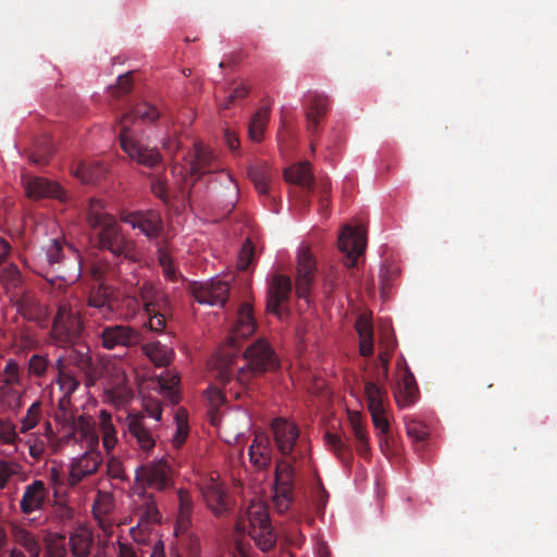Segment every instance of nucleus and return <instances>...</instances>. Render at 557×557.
I'll return each mask as SVG.
<instances>
[{
    "label": "nucleus",
    "mask_w": 557,
    "mask_h": 557,
    "mask_svg": "<svg viewBox=\"0 0 557 557\" xmlns=\"http://www.w3.org/2000/svg\"><path fill=\"white\" fill-rule=\"evenodd\" d=\"M158 109L149 103H138L131 112L120 121V139L122 149L128 157L146 166H153L160 161V153L153 148L145 147L135 137L132 126L137 122H153L159 117Z\"/></svg>",
    "instance_id": "f257e3e1"
},
{
    "label": "nucleus",
    "mask_w": 557,
    "mask_h": 557,
    "mask_svg": "<svg viewBox=\"0 0 557 557\" xmlns=\"http://www.w3.org/2000/svg\"><path fill=\"white\" fill-rule=\"evenodd\" d=\"M236 531L248 534L262 550H268L274 545L276 535L263 499L256 497L250 500L236 524Z\"/></svg>",
    "instance_id": "f03ea898"
},
{
    "label": "nucleus",
    "mask_w": 557,
    "mask_h": 557,
    "mask_svg": "<svg viewBox=\"0 0 557 557\" xmlns=\"http://www.w3.org/2000/svg\"><path fill=\"white\" fill-rule=\"evenodd\" d=\"M78 428L82 441L89 449L72 459L67 478L71 486L77 485L83 479L95 473L102 462V457L97 450L99 437L94 425L82 418L78 421Z\"/></svg>",
    "instance_id": "7ed1b4c3"
},
{
    "label": "nucleus",
    "mask_w": 557,
    "mask_h": 557,
    "mask_svg": "<svg viewBox=\"0 0 557 557\" xmlns=\"http://www.w3.org/2000/svg\"><path fill=\"white\" fill-rule=\"evenodd\" d=\"M244 359L247 364L239 368L235 377V384L244 389L251 379L260 373L274 370L277 364V358L265 339H258L251 344L244 352Z\"/></svg>",
    "instance_id": "20e7f679"
},
{
    "label": "nucleus",
    "mask_w": 557,
    "mask_h": 557,
    "mask_svg": "<svg viewBox=\"0 0 557 557\" xmlns=\"http://www.w3.org/2000/svg\"><path fill=\"white\" fill-rule=\"evenodd\" d=\"M214 154L201 143H196L194 151L184 159L180 165H174V175L182 176L184 185L182 186V195L185 196L190 189L198 176L213 170Z\"/></svg>",
    "instance_id": "39448f33"
},
{
    "label": "nucleus",
    "mask_w": 557,
    "mask_h": 557,
    "mask_svg": "<svg viewBox=\"0 0 557 557\" xmlns=\"http://www.w3.org/2000/svg\"><path fill=\"white\" fill-rule=\"evenodd\" d=\"M211 423L219 429L220 437L227 444H236L251 428L249 413L236 408L223 412L221 416L211 413Z\"/></svg>",
    "instance_id": "423d86ee"
},
{
    "label": "nucleus",
    "mask_w": 557,
    "mask_h": 557,
    "mask_svg": "<svg viewBox=\"0 0 557 557\" xmlns=\"http://www.w3.org/2000/svg\"><path fill=\"white\" fill-rule=\"evenodd\" d=\"M90 275L95 286L89 295L88 305L97 309L102 318L109 319L116 310V297L103 282L108 275L107 265L100 262L94 263Z\"/></svg>",
    "instance_id": "0eeeda50"
},
{
    "label": "nucleus",
    "mask_w": 557,
    "mask_h": 557,
    "mask_svg": "<svg viewBox=\"0 0 557 557\" xmlns=\"http://www.w3.org/2000/svg\"><path fill=\"white\" fill-rule=\"evenodd\" d=\"M131 497V519L136 522V525L131 528V532L133 537L136 539L138 530L147 529L149 525L160 522L161 513L153 495L145 490L135 487Z\"/></svg>",
    "instance_id": "6e6552de"
},
{
    "label": "nucleus",
    "mask_w": 557,
    "mask_h": 557,
    "mask_svg": "<svg viewBox=\"0 0 557 557\" xmlns=\"http://www.w3.org/2000/svg\"><path fill=\"white\" fill-rule=\"evenodd\" d=\"M140 302L148 317L147 326L153 332H161L165 326L168 299L152 284H145L140 293Z\"/></svg>",
    "instance_id": "1a4fd4ad"
},
{
    "label": "nucleus",
    "mask_w": 557,
    "mask_h": 557,
    "mask_svg": "<svg viewBox=\"0 0 557 557\" xmlns=\"http://www.w3.org/2000/svg\"><path fill=\"white\" fill-rule=\"evenodd\" d=\"M136 483L162 491L172 484V468L169 459L162 457L148 466H140L135 473Z\"/></svg>",
    "instance_id": "9d476101"
},
{
    "label": "nucleus",
    "mask_w": 557,
    "mask_h": 557,
    "mask_svg": "<svg viewBox=\"0 0 557 557\" xmlns=\"http://www.w3.org/2000/svg\"><path fill=\"white\" fill-rule=\"evenodd\" d=\"M293 478L294 471L290 461H277L272 498L276 510L280 512L286 511L293 503Z\"/></svg>",
    "instance_id": "9b49d317"
},
{
    "label": "nucleus",
    "mask_w": 557,
    "mask_h": 557,
    "mask_svg": "<svg viewBox=\"0 0 557 557\" xmlns=\"http://www.w3.org/2000/svg\"><path fill=\"white\" fill-rule=\"evenodd\" d=\"M190 292L201 305L222 307L226 302L230 285L224 278L215 276L205 282L193 283Z\"/></svg>",
    "instance_id": "f8f14e48"
},
{
    "label": "nucleus",
    "mask_w": 557,
    "mask_h": 557,
    "mask_svg": "<svg viewBox=\"0 0 557 557\" xmlns=\"http://www.w3.org/2000/svg\"><path fill=\"white\" fill-rule=\"evenodd\" d=\"M53 329L55 332L64 333L70 338L81 334L83 322L81 320L79 301L76 298L67 299L60 304L54 318Z\"/></svg>",
    "instance_id": "ddd939ff"
},
{
    "label": "nucleus",
    "mask_w": 557,
    "mask_h": 557,
    "mask_svg": "<svg viewBox=\"0 0 557 557\" xmlns=\"http://www.w3.org/2000/svg\"><path fill=\"white\" fill-rule=\"evenodd\" d=\"M367 245L366 232L361 226L345 225L338 235V249L345 255V265L354 267L357 259L364 252Z\"/></svg>",
    "instance_id": "4468645a"
},
{
    "label": "nucleus",
    "mask_w": 557,
    "mask_h": 557,
    "mask_svg": "<svg viewBox=\"0 0 557 557\" xmlns=\"http://www.w3.org/2000/svg\"><path fill=\"white\" fill-rule=\"evenodd\" d=\"M272 431L278 451L292 462L296 459L299 440V429L295 422L277 418L272 422Z\"/></svg>",
    "instance_id": "2eb2a0df"
},
{
    "label": "nucleus",
    "mask_w": 557,
    "mask_h": 557,
    "mask_svg": "<svg viewBox=\"0 0 557 557\" xmlns=\"http://www.w3.org/2000/svg\"><path fill=\"white\" fill-rule=\"evenodd\" d=\"M315 260L310 248L301 244L297 249L296 293L308 301L310 286L313 282Z\"/></svg>",
    "instance_id": "dca6fc26"
},
{
    "label": "nucleus",
    "mask_w": 557,
    "mask_h": 557,
    "mask_svg": "<svg viewBox=\"0 0 557 557\" xmlns=\"http://www.w3.org/2000/svg\"><path fill=\"white\" fill-rule=\"evenodd\" d=\"M102 385L104 393L117 405L126 401L131 396L125 372L119 364L106 367Z\"/></svg>",
    "instance_id": "f3484780"
},
{
    "label": "nucleus",
    "mask_w": 557,
    "mask_h": 557,
    "mask_svg": "<svg viewBox=\"0 0 557 557\" xmlns=\"http://www.w3.org/2000/svg\"><path fill=\"white\" fill-rule=\"evenodd\" d=\"M292 284L285 275H274L268 293L267 309L278 319L286 315L285 304L289 298Z\"/></svg>",
    "instance_id": "a211bd4d"
},
{
    "label": "nucleus",
    "mask_w": 557,
    "mask_h": 557,
    "mask_svg": "<svg viewBox=\"0 0 557 557\" xmlns=\"http://www.w3.org/2000/svg\"><path fill=\"white\" fill-rule=\"evenodd\" d=\"M99 240L101 247L110 250L114 256L132 257V243L121 234L114 219L100 226Z\"/></svg>",
    "instance_id": "6ab92c4d"
},
{
    "label": "nucleus",
    "mask_w": 557,
    "mask_h": 557,
    "mask_svg": "<svg viewBox=\"0 0 557 557\" xmlns=\"http://www.w3.org/2000/svg\"><path fill=\"white\" fill-rule=\"evenodd\" d=\"M201 491L207 506L214 515L220 516L227 510V497L218 474L207 476L201 483Z\"/></svg>",
    "instance_id": "aec40b11"
},
{
    "label": "nucleus",
    "mask_w": 557,
    "mask_h": 557,
    "mask_svg": "<svg viewBox=\"0 0 557 557\" xmlns=\"http://www.w3.org/2000/svg\"><path fill=\"white\" fill-rule=\"evenodd\" d=\"M122 221L149 238L157 236L161 227L160 215L154 211L127 213L122 216Z\"/></svg>",
    "instance_id": "412c9836"
},
{
    "label": "nucleus",
    "mask_w": 557,
    "mask_h": 557,
    "mask_svg": "<svg viewBox=\"0 0 557 557\" xmlns=\"http://www.w3.org/2000/svg\"><path fill=\"white\" fill-rule=\"evenodd\" d=\"M57 368V384L62 394L59 404L61 407H65L69 404L71 395L77 389L79 381L76 377L75 370L70 368V362L65 361L62 357L58 358Z\"/></svg>",
    "instance_id": "4be33fe9"
},
{
    "label": "nucleus",
    "mask_w": 557,
    "mask_h": 557,
    "mask_svg": "<svg viewBox=\"0 0 557 557\" xmlns=\"http://www.w3.org/2000/svg\"><path fill=\"white\" fill-rule=\"evenodd\" d=\"M256 331V321L252 314V308L249 304H243L238 310L237 319L233 325L228 344L235 346L237 341L247 338Z\"/></svg>",
    "instance_id": "5701e85b"
},
{
    "label": "nucleus",
    "mask_w": 557,
    "mask_h": 557,
    "mask_svg": "<svg viewBox=\"0 0 557 557\" xmlns=\"http://www.w3.org/2000/svg\"><path fill=\"white\" fill-rule=\"evenodd\" d=\"M48 496V488L46 484L36 480L33 483L28 484L23 493V496L20 502V508L23 513L28 515L34 511L40 510L44 507V504Z\"/></svg>",
    "instance_id": "b1692460"
},
{
    "label": "nucleus",
    "mask_w": 557,
    "mask_h": 557,
    "mask_svg": "<svg viewBox=\"0 0 557 557\" xmlns=\"http://www.w3.org/2000/svg\"><path fill=\"white\" fill-rule=\"evenodd\" d=\"M26 195L30 198L53 197L64 199L62 188L54 182L42 177H29L25 181Z\"/></svg>",
    "instance_id": "393cba45"
},
{
    "label": "nucleus",
    "mask_w": 557,
    "mask_h": 557,
    "mask_svg": "<svg viewBox=\"0 0 557 557\" xmlns=\"http://www.w3.org/2000/svg\"><path fill=\"white\" fill-rule=\"evenodd\" d=\"M138 342V334L127 326L115 325L102 332V345L112 349L116 346H128Z\"/></svg>",
    "instance_id": "a878e982"
},
{
    "label": "nucleus",
    "mask_w": 557,
    "mask_h": 557,
    "mask_svg": "<svg viewBox=\"0 0 557 557\" xmlns=\"http://www.w3.org/2000/svg\"><path fill=\"white\" fill-rule=\"evenodd\" d=\"M418 387L412 373L404 370L395 388V399L399 407H408L417 399Z\"/></svg>",
    "instance_id": "bb28decb"
},
{
    "label": "nucleus",
    "mask_w": 557,
    "mask_h": 557,
    "mask_svg": "<svg viewBox=\"0 0 557 557\" xmlns=\"http://www.w3.org/2000/svg\"><path fill=\"white\" fill-rule=\"evenodd\" d=\"M57 277L67 284L74 283L82 273V262L79 253L72 247H67V255L62 264L57 268Z\"/></svg>",
    "instance_id": "cd10ccee"
},
{
    "label": "nucleus",
    "mask_w": 557,
    "mask_h": 557,
    "mask_svg": "<svg viewBox=\"0 0 557 557\" xmlns=\"http://www.w3.org/2000/svg\"><path fill=\"white\" fill-rule=\"evenodd\" d=\"M250 461L258 468L267 467L272 458V447L265 434H257L249 447Z\"/></svg>",
    "instance_id": "c85d7f7f"
},
{
    "label": "nucleus",
    "mask_w": 557,
    "mask_h": 557,
    "mask_svg": "<svg viewBox=\"0 0 557 557\" xmlns=\"http://www.w3.org/2000/svg\"><path fill=\"white\" fill-rule=\"evenodd\" d=\"M107 169L99 161H78L73 168L72 173L84 184H94L98 182Z\"/></svg>",
    "instance_id": "c756f323"
},
{
    "label": "nucleus",
    "mask_w": 557,
    "mask_h": 557,
    "mask_svg": "<svg viewBox=\"0 0 557 557\" xmlns=\"http://www.w3.org/2000/svg\"><path fill=\"white\" fill-rule=\"evenodd\" d=\"M128 430L133 436L136 437L139 447L143 450H150L156 440L151 431L146 426L145 421L140 417H131Z\"/></svg>",
    "instance_id": "7c9ffc66"
},
{
    "label": "nucleus",
    "mask_w": 557,
    "mask_h": 557,
    "mask_svg": "<svg viewBox=\"0 0 557 557\" xmlns=\"http://www.w3.org/2000/svg\"><path fill=\"white\" fill-rule=\"evenodd\" d=\"M231 363H232L231 356H224V357L219 356L212 361V370L215 372L216 379L221 383H223L225 393L228 392V393L233 394L235 397H239L240 393H242L239 389L233 391V388L231 386L228 387V385L232 384Z\"/></svg>",
    "instance_id": "2f4dec72"
},
{
    "label": "nucleus",
    "mask_w": 557,
    "mask_h": 557,
    "mask_svg": "<svg viewBox=\"0 0 557 557\" xmlns=\"http://www.w3.org/2000/svg\"><path fill=\"white\" fill-rule=\"evenodd\" d=\"M356 331L359 336L360 354L362 356H370L373 351V333L369 317L362 314L357 319Z\"/></svg>",
    "instance_id": "473e14b6"
},
{
    "label": "nucleus",
    "mask_w": 557,
    "mask_h": 557,
    "mask_svg": "<svg viewBox=\"0 0 557 557\" xmlns=\"http://www.w3.org/2000/svg\"><path fill=\"white\" fill-rule=\"evenodd\" d=\"M92 534L86 527H78L70 537L72 553L76 557H86L90 552Z\"/></svg>",
    "instance_id": "72a5a7b5"
},
{
    "label": "nucleus",
    "mask_w": 557,
    "mask_h": 557,
    "mask_svg": "<svg viewBox=\"0 0 557 557\" xmlns=\"http://www.w3.org/2000/svg\"><path fill=\"white\" fill-rule=\"evenodd\" d=\"M99 431L102 436V445L107 454H110L117 443L116 429L112 422V417L102 410L99 414Z\"/></svg>",
    "instance_id": "f704fd0d"
},
{
    "label": "nucleus",
    "mask_w": 557,
    "mask_h": 557,
    "mask_svg": "<svg viewBox=\"0 0 557 557\" xmlns=\"http://www.w3.org/2000/svg\"><path fill=\"white\" fill-rule=\"evenodd\" d=\"M284 177L288 183L297 184L301 187H310L312 184V173L308 162H299L289 166L284 172Z\"/></svg>",
    "instance_id": "c9c22d12"
},
{
    "label": "nucleus",
    "mask_w": 557,
    "mask_h": 557,
    "mask_svg": "<svg viewBox=\"0 0 557 557\" xmlns=\"http://www.w3.org/2000/svg\"><path fill=\"white\" fill-rule=\"evenodd\" d=\"M145 355L157 366L163 367L171 362L174 357V351L166 345H161L159 342L146 344L144 347Z\"/></svg>",
    "instance_id": "e433bc0d"
},
{
    "label": "nucleus",
    "mask_w": 557,
    "mask_h": 557,
    "mask_svg": "<svg viewBox=\"0 0 557 557\" xmlns=\"http://www.w3.org/2000/svg\"><path fill=\"white\" fill-rule=\"evenodd\" d=\"M178 376L173 372H166L158 379V391L161 396L176 404L180 399Z\"/></svg>",
    "instance_id": "4c0bfd02"
},
{
    "label": "nucleus",
    "mask_w": 557,
    "mask_h": 557,
    "mask_svg": "<svg viewBox=\"0 0 557 557\" xmlns=\"http://www.w3.org/2000/svg\"><path fill=\"white\" fill-rule=\"evenodd\" d=\"M14 541L22 546L29 557H39L41 547L38 539L24 528H16L13 532Z\"/></svg>",
    "instance_id": "58836bf2"
},
{
    "label": "nucleus",
    "mask_w": 557,
    "mask_h": 557,
    "mask_svg": "<svg viewBox=\"0 0 557 557\" xmlns=\"http://www.w3.org/2000/svg\"><path fill=\"white\" fill-rule=\"evenodd\" d=\"M364 397L369 411L386 408V391L373 382H366Z\"/></svg>",
    "instance_id": "ea45409f"
},
{
    "label": "nucleus",
    "mask_w": 557,
    "mask_h": 557,
    "mask_svg": "<svg viewBox=\"0 0 557 557\" xmlns=\"http://www.w3.org/2000/svg\"><path fill=\"white\" fill-rule=\"evenodd\" d=\"M348 420L354 432V435L358 442L357 448L360 453H367L368 450V434L364 429L362 416L357 412H348Z\"/></svg>",
    "instance_id": "a19ab883"
},
{
    "label": "nucleus",
    "mask_w": 557,
    "mask_h": 557,
    "mask_svg": "<svg viewBox=\"0 0 557 557\" xmlns=\"http://www.w3.org/2000/svg\"><path fill=\"white\" fill-rule=\"evenodd\" d=\"M248 175L259 194L268 193L271 174L269 168L265 164L250 166L248 170Z\"/></svg>",
    "instance_id": "79ce46f5"
},
{
    "label": "nucleus",
    "mask_w": 557,
    "mask_h": 557,
    "mask_svg": "<svg viewBox=\"0 0 557 557\" xmlns=\"http://www.w3.org/2000/svg\"><path fill=\"white\" fill-rule=\"evenodd\" d=\"M269 120V110L262 108L256 112L249 124V137L253 141H260L263 138L264 129Z\"/></svg>",
    "instance_id": "37998d69"
},
{
    "label": "nucleus",
    "mask_w": 557,
    "mask_h": 557,
    "mask_svg": "<svg viewBox=\"0 0 557 557\" xmlns=\"http://www.w3.org/2000/svg\"><path fill=\"white\" fill-rule=\"evenodd\" d=\"M23 473V467L11 460L0 461V490L7 487L13 478L18 476Z\"/></svg>",
    "instance_id": "c03bdc74"
},
{
    "label": "nucleus",
    "mask_w": 557,
    "mask_h": 557,
    "mask_svg": "<svg viewBox=\"0 0 557 557\" xmlns=\"http://www.w3.org/2000/svg\"><path fill=\"white\" fill-rule=\"evenodd\" d=\"M45 258L50 265H55L60 261V256L63 255L61 235L57 234L48 238L47 244L42 247Z\"/></svg>",
    "instance_id": "a18cd8bd"
},
{
    "label": "nucleus",
    "mask_w": 557,
    "mask_h": 557,
    "mask_svg": "<svg viewBox=\"0 0 557 557\" xmlns=\"http://www.w3.org/2000/svg\"><path fill=\"white\" fill-rule=\"evenodd\" d=\"M89 222L95 227H100L113 218L106 212L103 203L100 200L92 199L89 205Z\"/></svg>",
    "instance_id": "49530a36"
},
{
    "label": "nucleus",
    "mask_w": 557,
    "mask_h": 557,
    "mask_svg": "<svg viewBox=\"0 0 557 557\" xmlns=\"http://www.w3.org/2000/svg\"><path fill=\"white\" fill-rule=\"evenodd\" d=\"M395 347V342L388 334L382 335V338L380 341V354H379V360L381 363V369L383 371V380L387 379L388 375V362H389V352Z\"/></svg>",
    "instance_id": "de8ad7c7"
},
{
    "label": "nucleus",
    "mask_w": 557,
    "mask_h": 557,
    "mask_svg": "<svg viewBox=\"0 0 557 557\" xmlns=\"http://www.w3.org/2000/svg\"><path fill=\"white\" fill-rule=\"evenodd\" d=\"M176 422V431L173 435L171 442L174 447H180L187 438L188 435V424H187V416L183 410H178L175 416Z\"/></svg>",
    "instance_id": "09e8293b"
},
{
    "label": "nucleus",
    "mask_w": 557,
    "mask_h": 557,
    "mask_svg": "<svg viewBox=\"0 0 557 557\" xmlns=\"http://www.w3.org/2000/svg\"><path fill=\"white\" fill-rule=\"evenodd\" d=\"M0 278L3 287L7 290H13L17 288L22 283V277L18 269L12 264L2 269Z\"/></svg>",
    "instance_id": "8fccbe9b"
},
{
    "label": "nucleus",
    "mask_w": 557,
    "mask_h": 557,
    "mask_svg": "<svg viewBox=\"0 0 557 557\" xmlns=\"http://www.w3.org/2000/svg\"><path fill=\"white\" fill-rule=\"evenodd\" d=\"M309 108L307 112V116L311 121H315L320 115H322L327 108V101L324 96L314 94L311 95L308 99Z\"/></svg>",
    "instance_id": "3c124183"
},
{
    "label": "nucleus",
    "mask_w": 557,
    "mask_h": 557,
    "mask_svg": "<svg viewBox=\"0 0 557 557\" xmlns=\"http://www.w3.org/2000/svg\"><path fill=\"white\" fill-rule=\"evenodd\" d=\"M10 385H20L18 364L10 359L4 367L3 385L1 393L5 395Z\"/></svg>",
    "instance_id": "603ef678"
},
{
    "label": "nucleus",
    "mask_w": 557,
    "mask_h": 557,
    "mask_svg": "<svg viewBox=\"0 0 557 557\" xmlns=\"http://www.w3.org/2000/svg\"><path fill=\"white\" fill-rule=\"evenodd\" d=\"M101 502L103 503H110V497L108 495L101 496L94 505V513L99 522V527L102 529L103 533L107 535H111L114 529V525L111 522H108L104 520V518L101 517L102 513H106L108 511V507H106L103 510L101 509ZM109 506V504H107Z\"/></svg>",
    "instance_id": "864d4df0"
},
{
    "label": "nucleus",
    "mask_w": 557,
    "mask_h": 557,
    "mask_svg": "<svg viewBox=\"0 0 557 557\" xmlns=\"http://www.w3.org/2000/svg\"><path fill=\"white\" fill-rule=\"evenodd\" d=\"M40 417V405L38 403H34L28 408L26 416L22 419L21 432L26 433L29 430L34 429L38 424Z\"/></svg>",
    "instance_id": "5fc2aeb1"
},
{
    "label": "nucleus",
    "mask_w": 557,
    "mask_h": 557,
    "mask_svg": "<svg viewBox=\"0 0 557 557\" xmlns=\"http://www.w3.org/2000/svg\"><path fill=\"white\" fill-rule=\"evenodd\" d=\"M26 445L28 446L29 455L35 460H38L45 453L46 443L42 435L40 434H30L26 440Z\"/></svg>",
    "instance_id": "6e6d98bb"
},
{
    "label": "nucleus",
    "mask_w": 557,
    "mask_h": 557,
    "mask_svg": "<svg viewBox=\"0 0 557 557\" xmlns=\"http://www.w3.org/2000/svg\"><path fill=\"white\" fill-rule=\"evenodd\" d=\"M252 258H253V247H252V244L249 240H247L243 245V247L238 253L237 268L240 270H246L248 268V265L250 264Z\"/></svg>",
    "instance_id": "4d7b16f0"
},
{
    "label": "nucleus",
    "mask_w": 557,
    "mask_h": 557,
    "mask_svg": "<svg viewBox=\"0 0 557 557\" xmlns=\"http://www.w3.org/2000/svg\"><path fill=\"white\" fill-rule=\"evenodd\" d=\"M17 440V433L13 424L0 421V443L13 444Z\"/></svg>",
    "instance_id": "13d9d810"
},
{
    "label": "nucleus",
    "mask_w": 557,
    "mask_h": 557,
    "mask_svg": "<svg viewBox=\"0 0 557 557\" xmlns=\"http://www.w3.org/2000/svg\"><path fill=\"white\" fill-rule=\"evenodd\" d=\"M191 525V513H177L174 533L176 536L187 533Z\"/></svg>",
    "instance_id": "bf43d9fd"
},
{
    "label": "nucleus",
    "mask_w": 557,
    "mask_h": 557,
    "mask_svg": "<svg viewBox=\"0 0 557 557\" xmlns=\"http://www.w3.org/2000/svg\"><path fill=\"white\" fill-rule=\"evenodd\" d=\"M373 424L376 429H379L382 433H385L388 431L389 424L388 420L386 418V408H383L381 410H373L370 411Z\"/></svg>",
    "instance_id": "052dcab7"
},
{
    "label": "nucleus",
    "mask_w": 557,
    "mask_h": 557,
    "mask_svg": "<svg viewBox=\"0 0 557 557\" xmlns=\"http://www.w3.org/2000/svg\"><path fill=\"white\" fill-rule=\"evenodd\" d=\"M48 361L45 357L34 355L29 360V372L35 375H42L46 372Z\"/></svg>",
    "instance_id": "680f3d73"
},
{
    "label": "nucleus",
    "mask_w": 557,
    "mask_h": 557,
    "mask_svg": "<svg viewBox=\"0 0 557 557\" xmlns=\"http://www.w3.org/2000/svg\"><path fill=\"white\" fill-rule=\"evenodd\" d=\"M178 496V512L177 513H191L193 511V499L190 494L186 490H180Z\"/></svg>",
    "instance_id": "e2e57ef3"
},
{
    "label": "nucleus",
    "mask_w": 557,
    "mask_h": 557,
    "mask_svg": "<svg viewBox=\"0 0 557 557\" xmlns=\"http://www.w3.org/2000/svg\"><path fill=\"white\" fill-rule=\"evenodd\" d=\"M159 262L163 269V273L166 277H174V269L172 268V260L170 255L164 250H159Z\"/></svg>",
    "instance_id": "0e129e2a"
},
{
    "label": "nucleus",
    "mask_w": 557,
    "mask_h": 557,
    "mask_svg": "<svg viewBox=\"0 0 557 557\" xmlns=\"http://www.w3.org/2000/svg\"><path fill=\"white\" fill-rule=\"evenodd\" d=\"M247 88L242 85V86H238L236 87L228 96H227V99L225 100V102H220V108L221 109H227L228 106L235 100V99H238V98H243L247 95Z\"/></svg>",
    "instance_id": "69168bd1"
},
{
    "label": "nucleus",
    "mask_w": 557,
    "mask_h": 557,
    "mask_svg": "<svg viewBox=\"0 0 557 557\" xmlns=\"http://www.w3.org/2000/svg\"><path fill=\"white\" fill-rule=\"evenodd\" d=\"M108 472L113 478L117 479H124L125 478V471L123 467L121 466L120 461L115 458H111L108 461Z\"/></svg>",
    "instance_id": "338daca9"
},
{
    "label": "nucleus",
    "mask_w": 557,
    "mask_h": 557,
    "mask_svg": "<svg viewBox=\"0 0 557 557\" xmlns=\"http://www.w3.org/2000/svg\"><path fill=\"white\" fill-rule=\"evenodd\" d=\"M207 396L213 407H218L224 401V396L218 387H209L207 391Z\"/></svg>",
    "instance_id": "774afa93"
}]
</instances>
